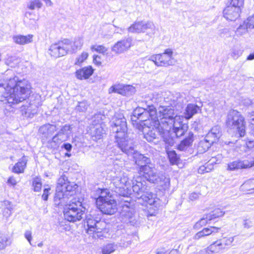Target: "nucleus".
I'll return each instance as SVG.
<instances>
[{"label":"nucleus","mask_w":254,"mask_h":254,"mask_svg":"<svg viewBox=\"0 0 254 254\" xmlns=\"http://www.w3.org/2000/svg\"><path fill=\"white\" fill-rule=\"evenodd\" d=\"M0 88L5 93L4 99L2 100L4 104H18L26 100L31 94V84L25 79L18 80V77H4L0 79Z\"/></svg>","instance_id":"1"},{"label":"nucleus","mask_w":254,"mask_h":254,"mask_svg":"<svg viewBox=\"0 0 254 254\" xmlns=\"http://www.w3.org/2000/svg\"><path fill=\"white\" fill-rule=\"evenodd\" d=\"M112 130L116 133L115 138L118 147L121 150L127 151L126 144L128 143V140L133 139L128 136L126 119L123 114L115 115L113 121Z\"/></svg>","instance_id":"2"},{"label":"nucleus","mask_w":254,"mask_h":254,"mask_svg":"<svg viewBox=\"0 0 254 254\" xmlns=\"http://www.w3.org/2000/svg\"><path fill=\"white\" fill-rule=\"evenodd\" d=\"M85 208L78 198H73L69 204L64 207V215L65 220L69 222L80 220L84 215Z\"/></svg>","instance_id":"3"},{"label":"nucleus","mask_w":254,"mask_h":254,"mask_svg":"<svg viewBox=\"0 0 254 254\" xmlns=\"http://www.w3.org/2000/svg\"><path fill=\"white\" fill-rule=\"evenodd\" d=\"M177 117H182L177 115L173 107L169 105L160 106L157 111V120L159 123V127L165 128L168 127L170 129L172 125L176 122Z\"/></svg>","instance_id":"4"},{"label":"nucleus","mask_w":254,"mask_h":254,"mask_svg":"<svg viewBox=\"0 0 254 254\" xmlns=\"http://www.w3.org/2000/svg\"><path fill=\"white\" fill-rule=\"evenodd\" d=\"M226 125L229 128L236 129L241 136L245 135V119L237 111L232 110L229 111L227 115Z\"/></svg>","instance_id":"5"},{"label":"nucleus","mask_w":254,"mask_h":254,"mask_svg":"<svg viewBox=\"0 0 254 254\" xmlns=\"http://www.w3.org/2000/svg\"><path fill=\"white\" fill-rule=\"evenodd\" d=\"M115 187V191L121 195H126L128 194L130 183L126 174L120 172L112 177L111 183Z\"/></svg>","instance_id":"6"},{"label":"nucleus","mask_w":254,"mask_h":254,"mask_svg":"<svg viewBox=\"0 0 254 254\" xmlns=\"http://www.w3.org/2000/svg\"><path fill=\"white\" fill-rule=\"evenodd\" d=\"M138 173L141 176H143L148 181L156 183L159 182V181H161L163 179H164L165 183L169 182V179L167 178L164 176H159L157 171L153 164H149L142 165L139 167L138 170Z\"/></svg>","instance_id":"7"},{"label":"nucleus","mask_w":254,"mask_h":254,"mask_svg":"<svg viewBox=\"0 0 254 254\" xmlns=\"http://www.w3.org/2000/svg\"><path fill=\"white\" fill-rule=\"evenodd\" d=\"M173 50L170 48L164 50L161 54L151 55L148 60L153 62L157 66L167 67L175 64Z\"/></svg>","instance_id":"8"},{"label":"nucleus","mask_w":254,"mask_h":254,"mask_svg":"<svg viewBox=\"0 0 254 254\" xmlns=\"http://www.w3.org/2000/svg\"><path fill=\"white\" fill-rule=\"evenodd\" d=\"M155 26L150 21H135L131 24L127 30L130 33H147V35L152 36L155 33Z\"/></svg>","instance_id":"9"},{"label":"nucleus","mask_w":254,"mask_h":254,"mask_svg":"<svg viewBox=\"0 0 254 254\" xmlns=\"http://www.w3.org/2000/svg\"><path fill=\"white\" fill-rule=\"evenodd\" d=\"M128 143L125 145V148L127 149V151L122 150V152L127 154V155L131 156L136 165L141 167L142 165L148 164L150 163V159L137 152L134 147V142L133 140H128Z\"/></svg>","instance_id":"10"},{"label":"nucleus","mask_w":254,"mask_h":254,"mask_svg":"<svg viewBox=\"0 0 254 254\" xmlns=\"http://www.w3.org/2000/svg\"><path fill=\"white\" fill-rule=\"evenodd\" d=\"M234 237H224L216 241L207 248V253H218L230 248L233 245Z\"/></svg>","instance_id":"11"},{"label":"nucleus","mask_w":254,"mask_h":254,"mask_svg":"<svg viewBox=\"0 0 254 254\" xmlns=\"http://www.w3.org/2000/svg\"><path fill=\"white\" fill-rule=\"evenodd\" d=\"M97 208L104 214L112 215L114 214L117 210V205L116 201L112 198L108 200L99 199L97 201Z\"/></svg>","instance_id":"12"},{"label":"nucleus","mask_w":254,"mask_h":254,"mask_svg":"<svg viewBox=\"0 0 254 254\" xmlns=\"http://www.w3.org/2000/svg\"><path fill=\"white\" fill-rule=\"evenodd\" d=\"M138 120L141 122L150 121L151 126L156 127L159 126L157 120V110L153 105L147 106Z\"/></svg>","instance_id":"13"},{"label":"nucleus","mask_w":254,"mask_h":254,"mask_svg":"<svg viewBox=\"0 0 254 254\" xmlns=\"http://www.w3.org/2000/svg\"><path fill=\"white\" fill-rule=\"evenodd\" d=\"M68 42L67 40H64L58 43L52 45L49 49L51 56L57 58L67 54L70 49L68 46Z\"/></svg>","instance_id":"14"},{"label":"nucleus","mask_w":254,"mask_h":254,"mask_svg":"<svg viewBox=\"0 0 254 254\" xmlns=\"http://www.w3.org/2000/svg\"><path fill=\"white\" fill-rule=\"evenodd\" d=\"M132 46V39L128 37L116 43L111 48V50L116 54L120 55L129 50Z\"/></svg>","instance_id":"15"},{"label":"nucleus","mask_w":254,"mask_h":254,"mask_svg":"<svg viewBox=\"0 0 254 254\" xmlns=\"http://www.w3.org/2000/svg\"><path fill=\"white\" fill-rule=\"evenodd\" d=\"M132 189L133 195L137 199H140L143 196L146 190V183L142 182V178L140 176L134 177L132 180Z\"/></svg>","instance_id":"16"},{"label":"nucleus","mask_w":254,"mask_h":254,"mask_svg":"<svg viewBox=\"0 0 254 254\" xmlns=\"http://www.w3.org/2000/svg\"><path fill=\"white\" fill-rule=\"evenodd\" d=\"M154 96L155 97V102L157 103H163V102L168 103L170 106H175L178 103H181L182 98L179 93H176L175 94H171L167 97H162L160 94H157Z\"/></svg>","instance_id":"17"},{"label":"nucleus","mask_w":254,"mask_h":254,"mask_svg":"<svg viewBox=\"0 0 254 254\" xmlns=\"http://www.w3.org/2000/svg\"><path fill=\"white\" fill-rule=\"evenodd\" d=\"M242 10L226 3L223 10V17L227 20L235 21L240 17Z\"/></svg>","instance_id":"18"},{"label":"nucleus","mask_w":254,"mask_h":254,"mask_svg":"<svg viewBox=\"0 0 254 254\" xmlns=\"http://www.w3.org/2000/svg\"><path fill=\"white\" fill-rule=\"evenodd\" d=\"M254 166V161L248 160H237L228 164L227 170L234 171L238 169H246Z\"/></svg>","instance_id":"19"},{"label":"nucleus","mask_w":254,"mask_h":254,"mask_svg":"<svg viewBox=\"0 0 254 254\" xmlns=\"http://www.w3.org/2000/svg\"><path fill=\"white\" fill-rule=\"evenodd\" d=\"M254 28V16L249 17L236 30L237 36H241L246 34L249 29Z\"/></svg>","instance_id":"20"},{"label":"nucleus","mask_w":254,"mask_h":254,"mask_svg":"<svg viewBox=\"0 0 254 254\" xmlns=\"http://www.w3.org/2000/svg\"><path fill=\"white\" fill-rule=\"evenodd\" d=\"M67 177L64 174L62 175L61 177L58 179L57 188H56V193L55 196V200L58 199L61 201L59 204L62 203V198L63 196V194L61 193V192L63 191L64 188L69 183Z\"/></svg>","instance_id":"21"},{"label":"nucleus","mask_w":254,"mask_h":254,"mask_svg":"<svg viewBox=\"0 0 254 254\" xmlns=\"http://www.w3.org/2000/svg\"><path fill=\"white\" fill-rule=\"evenodd\" d=\"M221 230L220 227L215 226H209L204 228L202 230L196 233L194 236V240H199L202 238L210 236V235H215L219 232Z\"/></svg>","instance_id":"22"},{"label":"nucleus","mask_w":254,"mask_h":254,"mask_svg":"<svg viewBox=\"0 0 254 254\" xmlns=\"http://www.w3.org/2000/svg\"><path fill=\"white\" fill-rule=\"evenodd\" d=\"M174 133L177 137L183 135L187 130V127L183 124V118L177 117L176 122L172 125Z\"/></svg>","instance_id":"23"},{"label":"nucleus","mask_w":254,"mask_h":254,"mask_svg":"<svg viewBox=\"0 0 254 254\" xmlns=\"http://www.w3.org/2000/svg\"><path fill=\"white\" fill-rule=\"evenodd\" d=\"M142 131L143 132L144 138L148 142H152L157 138V134L156 132H158V129L156 127L151 126H145L142 127Z\"/></svg>","instance_id":"24"},{"label":"nucleus","mask_w":254,"mask_h":254,"mask_svg":"<svg viewBox=\"0 0 254 254\" xmlns=\"http://www.w3.org/2000/svg\"><path fill=\"white\" fill-rule=\"evenodd\" d=\"M34 36L32 34L23 35L17 34L12 36L13 42L19 45H25L33 42Z\"/></svg>","instance_id":"25"},{"label":"nucleus","mask_w":254,"mask_h":254,"mask_svg":"<svg viewBox=\"0 0 254 254\" xmlns=\"http://www.w3.org/2000/svg\"><path fill=\"white\" fill-rule=\"evenodd\" d=\"M220 136V127L214 126L207 133L204 137L212 144L218 140Z\"/></svg>","instance_id":"26"},{"label":"nucleus","mask_w":254,"mask_h":254,"mask_svg":"<svg viewBox=\"0 0 254 254\" xmlns=\"http://www.w3.org/2000/svg\"><path fill=\"white\" fill-rule=\"evenodd\" d=\"M93 73V69L91 66L84 67L76 71V77L80 80L88 78Z\"/></svg>","instance_id":"27"},{"label":"nucleus","mask_w":254,"mask_h":254,"mask_svg":"<svg viewBox=\"0 0 254 254\" xmlns=\"http://www.w3.org/2000/svg\"><path fill=\"white\" fill-rule=\"evenodd\" d=\"M106 227V223L103 221L97 220L95 226L94 227L95 231H93V234H91V237L93 239H102L103 237L102 233Z\"/></svg>","instance_id":"28"},{"label":"nucleus","mask_w":254,"mask_h":254,"mask_svg":"<svg viewBox=\"0 0 254 254\" xmlns=\"http://www.w3.org/2000/svg\"><path fill=\"white\" fill-rule=\"evenodd\" d=\"M200 111L201 109L198 106L194 104H189L184 112L185 117L186 119L189 120Z\"/></svg>","instance_id":"29"},{"label":"nucleus","mask_w":254,"mask_h":254,"mask_svg":"<svg viewBox=\"0 0 254 254\" xmlns=\"http://www.w3.org/2000/svg\"><path fill=\"white\" fill-rule=\"evenodd\" d=\"M158 129V133L162 136L164 141L169 146H172L175 143L173 137L170 136V133L167 128L160 127L159 126L157 127Z\"/></svg>","instance_id":"30"},{"label":"nucleus","mask_w":254,"mask_h":254,"mask_svg":"<svg viewBox=\"0 0 254 254\" xmlns=\"http://www.w3.org/2000/svg\"><path fill=\"white\" fill-rule=\"evenodd\" d=\"M27 159L25 156H23L12 167L11 171L16 174L23 173L26 167Z\"/></svg>","instance_id":"31"},{"label":"nucleus","mask_w":254,"mask_h":254,"mask_svg":"<svg viewBox=\"0 0 254 254\" xmlns=\"http://www.w3.org/2000/svg\"><path fill=\"white\" fill-rule=\"evenodd\" d=\"M193 141V134L189 132L188 135L183 140L178 146V149L180 151H185L190 147Z\"/></svg>","instance_id":"32"},{"label":"nucleus","mask_w":254,"mask_h":254,"mask_svg":"<svg viewBox=\"0 0 254 254\" xmlns=\"http://www.w3.org/2000/svg\"><path fill=\"white\" fill-rule=\"evenodd\" d=\"M56 130L57 127L55 125L46 124L41 127L39 131L44 137L48 138L52 136Z\"/></svg>","instance_id":"33"},{"label":"nucleus","mask_w":254,"mask_h":254,"mask_svg":"<svg viewBox=\"0 0 254 254\" xmlns=\"http://www.w3.org/2000/svg\"><path fill=\"white\" fill-rule=\"evenodd\" d=\"M12 240L7 234L0 231V251L4 250L11 245Z\"/></svg>","instance_id":"34"},{"label":"nucleus","mask_w":254,"mask_h":254,"mask_svg":"<svg viewBox=\"0 0 254 254\" xmlns=\"http://www.w3.org/2000/svg\"><path fill=\"white\" fill-rule=\"evenodd\" d=\"M104 130L102 127L97 125L91 128V134L93 140L97 141L100 139L104 134Z\"/></svg>","instance_id":"35"},{"label":"nucleus","mask_w":254,"mask_h":254,"mask_svg":"<svg viewBox=\"0 0 254 254\" xmlns=\"http://www.w3.org/2000/svg\"><path fill=\"white\" fill-rule=\"evenodd\" d=\"M77 188V185L73 182H69V183L64 188L63 191L61 192V193L63 194L62 199H64L65 197H67L69 195L73 194V192Z\"/></svg>","instance_id":"36"},{"label":"nucleus","mask_w":254,"mask_h":254,"mask_svg":"<svg viewBox=\"0 0 254 254\" xmlns=\"http://www.w3.org/2000/svg\"><path fill=\"white\" fill-rule=\"evenodd\" d=\"M64 40H67L68 42V46L70 48L69 52L71 53L74 52L78 48H80L83 44V40L80 37L75 38L73 42H71L68 39H64Z\"/></svg>","instance_id":"37"},{"label":"nucleus","mask_w":254,"mask_h":254,"mask_svg":"<svg viewBox=\"0 0 254 254\" xmlns=\"http://www.w3.org/2000/svg\"><path fill=\"white\" fill-rule=\"evenodd\" d=\"M211 145L212 144L210 142L204 138L200 140L198 143L197 148V152L199 153H203L206 152Z\"/></svg>","instance_id":"38"},{"label":"nucleus","mask_w":254,"mask_h":254,"mask_svg":"<svg viewBox=\"0 0 254 254\" xmlns=\"http://www.w3.org/2000/svg\"><path fill=\"white\" fill-rule=\"evenodd\" d=\"M117 248V245L115 243H108L102 247L101 252L102 254H111L116 251Z\"/></svg>","instance_id":"39"},{"label":"nucleus","mask_w":254,"mask_h":254,"mask_svg":"<svg viewBox=\"0 0 254 254\" xmlns=\"http://www.w3.org/2000/svg\"><path fill=\"white\" fill-rule=\"evenodd\" d=\"M140 198H142L144 202L150 205H154L156 202V196L152 192H148L145 191V193H143V196Z\"/></svg>","instance_id":"40"},{"label":"nucleus","mask_w":254,"mask_h":254,"mask_svg":"<svg viewBox=\"0 0 254 254\" xmlns=\"http://www.w3.org/2000/svg\"><path fill=\"white\" fill-rule=\"evenodd\" d=\"M136 89L134 87L130 85L123 84L121 95L123 96H129L135 94Z\"/></svg>","instance_id":"41"},{"label":"nucleus","mask_w":254,"mask_h":254,"mask_svg":"<svg viewBox=\"0 0 254 254\" xmlns=\"http://www.w3.org/2000/svg\"><path fill=\"white\" fill-rule=\"evenodd\" d=\"M224 214V212L222 211L221 209L217 208L206 214V218L211 221L215 218L223 216Z\"/></svg>","instance_id":"42"},{"label":"nucleus","mask_w":254,"mask_h":254,"mask_svg":"<svg viewBox=\"0 0 254 254\" xmlns=\"http://www.w3.org/2000/svg\"><path fill=\"white\" fill-rule=\"evenodd\" d=\"M98 193H99L100 195L98 197L95 198L96 199V203H97V201L99 199H102L103 201H104V200H108L110 198H112L111 195H109L110 192L108 190H101L99 189L97 190Z\"/></svg>","instance_id":"43"},{"label":"nucleus","mask_w":254,"mask_h":254,"mask_svg":"<svg viewBox=\"0 0 254 254\" xmlns=\"http://www.w3.org/2000/svg\"><path fill=\"white\" fill-rule=\"evenodd\" d=\"M42 5L40 0H29L27 4V7L30 10H34L36 8H40Z\"/></svg>","instance_id":"44"},{"label":"nucleus","mask_w":254,"mask_h":254,"mask_svg":"<svg viewBox=\"0 0 254 254\" xmlns=\"http://www.w3.org/2000/svg\"><path fill=\"white\" fill-rule=\"evenodd\" d=\"M97 221V220H95L92 218H87L86 220L87 224L88 226V229L87 231V233L91 236V234H93V231H95L94 227L95 226L96 223Z\"/></svg>","instance_id":"45"},{"label":"nucleus","mask_w":254,"mask_h":254,"mask_svg":"<svg viewBox=\"0 0 254 254\" xmlns=\"http://www.w3.org/2000/svg\"><path fill=\"white\" fill-rule=\"evenodd\" d=\"M68 138V137L59 131L56 135L53 137L52 141L53 142L58 144L66 140Z\"/></svg>","instance_id":"46"},{"label":"nucleus","mask_w":254,"mask_h":254,"mask_svg":"<svg viewBox=\"0 0 254 254\" xmlns=\"http://www.w3.org/2000/svg\"><path fill=\"white\" fill-rule=\"evenodd\" d=\"M209 221H210V220H208V219L206 218V215H205V217L200 219L194 225L193 228L195 230H199L202 227L208 223Z\"/></svg>","instance_id":"47"},{"label":"nucleus","mask_w":254,"mask_h":254,"mask_svg":"<svg viewBox=\"0 0 254 254\" xmlns=\"http://www.w3.org/2000/svg\"><path fill=\"white\" fill-rule=\"evenodd\" d=\"M214 163V161L213 159L210 160L207 163H206L204 165L200 166L199 169H198V172L199 174H204L205 173L209 172L212 169V167L211 168L208 167L209 164H212Z\"/></svg>","instance_id":"48"},{"label":"nucleus","mask_w":254,"mask_h":254,"mask_svg":"<svg viewBox=\"0 0 254 254\" xmlns=\"http://www.w3.org/2000/svg\"><path fill=\"white\" fill-rule=\"evenodd\" d=\"M4 204L6 206V207L4 209L3 214L6 217H8L11 214V211L13 210V207L10 202L9 201H4Z\"/></svg>","instance_id":"49"},{"label":"nucleus","mask_w":254,"mask_h":254,"mask_svg":"<svg viewBox=\"0 0 254 254\" xmlns=\"http://www.w3.org/2000/svg\"><path fill=\"white\" fill-rule=\"evenodd\" d=\"M227 4L232 6H235V7H237L242 10L244 4V0H230L227 2Z\"/></svg>","instance_id":"50"},{"label":"nucleus","mask_w":254,"mask_h":254,"mask_svg":"<svg viewBox=\"0 0 254 254\" xmlns=\"http://www.w3.org/2000/svg\"><path fill=\"white\" fill-rule=\"evenodd\" d=\"M88 54L84 52L80 55L78 56L75 61L74 64L80 65L88 58Z\"/></svg>","instance_id":"51"},{"label":"nucleus","mask_w":254,"mask_h":254,"mask_svg":"<svg viewBox=\"0 0 254 254\" xmlns=\"http://www.w3.org/2000/svg\"><path fill=\"white\" fill-rule=\"evenodd\" d=\"M32 186L34 191H40L42 188V183L41 179L35 178L33 179Z\"/></svg>","instance_id":"52"},{"label":"nucleus","mask_w":254,"mask_h":254,"mask_svg":"<svg viewBox=\"0 0 254 254\" xmlns=\"http://www.w3.org/2000/svg\"><path fill=\"white\" fill-rule=\"evenodd\" d=\"M122 87L123 84H114L109 89V93H117L121 95Z\"/></svg>","instance_id":"53"},{"label":"nucleus","mask_w":254,"mask_h":254,"mask_svg":"<svg viewBox=\"0 0 254 254\" xmlns=\"http://www.w3.org/2000/svg\"><path fill=\"white\" fill-rule=\"evenodd\" d=\"M89 107V104L86 102H79L76 107L75 110L79 112H85Z\"/></svg>","instance_id":"54"},{"label":"nucleus","mask_w":254,"mask_h":254,"mask_svg":"<svg viewBox=\"0 0 254 254\" xmlns=\"http://www.w3.org/2000/svg\"><path fill=\"white\" fill-rule=\"evenodd\" d=\"M145 109L146 108L141 107L136 108L133 112V117L131 118V120L132 121H135V120L133 119L134 118L138 120L141 116L142 114L143 113V112H144Z\"/></svg>","instance_id":"55"},{"label":"nucleus","mask_w":254,"mask_h":254,"mask_svg":"<svg viewBox=\"0 0 254 254\" xmlns=\"http://www.w3.org/2000/svg\"><path fill=\"white\" fill-rule=\"evenodd\" d=\"M169 160L172 164H175L178 161V157L175 151H170L168 153Z\"/></svg>","instance_id":"56"},{"label":"nucleus","mask_w":254,"mask_h":254,"mask_svg":"<svg viewBox=\"0 0 254 254\" xmlns=\"http://www.w3.org/2000/svg\"><path fill=\"white\" fill-rule=\"evenodd\" d=\"M243 53V51L241 50L239 48L234 47L231 51V56L234 59H237Z\"/></svg>","instance_id":"57"},{"label":"nucleus","mask_w":254,"mask_h":254,"mask_svg":"<svg viewBox=\"0 0 254 254\" xmlns=\"http://www.w3.org/2000/svg\"><path fill=\"white\" fill-rule=\"evenodd\" d=\"M92 50H94L97 52L103 54L107 53L108 49L102 45H95L91 47Z\"/></svg>","instance_id":"58"},{"label":"nucleus","mask_w":254,"mask_h":254,"mask_svg":"<svg viewBox=\"0 0 254 254\" xmlns=\"http://www.w3.org/2000/svg\"><path fill=\"white\" fill-rule=\"evenodd\" d=\"M71 128L70 126L66 125L63 126L59 131L69 137L71 133Z\"/></svg>","instance_id":"59"},{"label":"nucleus","mask_w":254,"mask_h":254,"mask_svg":"<svg viewBox=\"0 0 254 254\" xmlns=\"http://www.w3.org/2000/svg\"><path fill=\"white\" fill-rule=\"evenodd\" d=\"M253 179L246 182L245 184L242 185V189L249 190H254V183H251Z\"/></svg>","instance_id":"60"},{"label":"nucleus","mask_w":254,"mask_h":254,"mask_svg":"<svg viewBox=\"0 0 254 254\" xmlns=\"http://www.w3.org/2000/svg\"><path fill=\"white\" fill-rule=\"evenodd\" d=\"M242 148L245 152H247L248 149L254 148V141H249L245 145L242 146Z\"/></svg>","instance_id":"61"},{"label":"nucleus","mask_w":254,"mask_h":254,"mask_svg":"<svg viewBox=\"0 0 254 254\" xmlns=\"http://www.w3.org/2000/svg\"><path fill=\"white\" fill-rule=\"evenodd\" d=\"M51 190L50 187L47 188H45L43 190V193L42 194V197L44 200H47L48 198V196L50 193L49 191Z\"/></svg>","instance_id":"62"},{"label":"nucleus","mask_w":254,"mask_h":254,"mask_svg":"<svg viewBox=\"0 0 254 254\" xmlns=\"http://www.w3.org/2000/svg\"><path fill=\"white\" fill-rule=\"evenodd\" d=\"M24 237L29 242L30 245H31V240L32 239V233L29 230H27L24 233Z\"/></svg>","instance_id":"63"},{"label":"nucleus","mask_w":254,"mask_h":254,"mask_svg":"<svg viewBox=\"0 0 254 254\" xmlns=\"http://www.w3.org/2000/svg\"><path fill=\"white\" fill-rule=\"evenodd\" d=\"M130 244V241L129 240L125 241L124 239H121L119 243V245L121 247L124 248L127 247Z\"/></svg>","instance_id":"64"}]
</instances>
